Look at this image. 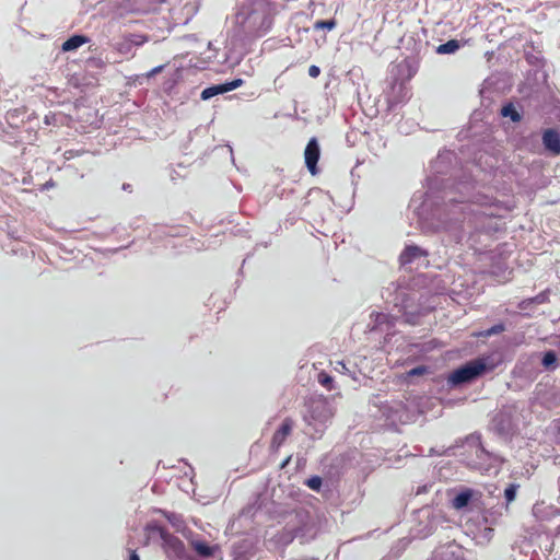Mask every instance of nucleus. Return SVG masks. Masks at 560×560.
Listing matches in <instances>:
<instances>
[{
    "label": "nucleus",
    "mask_w": 560,
    "mask_h": 560,
    "mask_svg": "<svg viewBox=\"0 0 560 560\" xmlns=\"http://www.w3.org/2000/svg\"><path fill=\"white\" fill-rule=\"evenodd\" d=\"M486 371V364L482 360H474L456 369L450 375L448 381L454 384H463L475 380Z\"/></svg>",
    "instance_id": "7ed1b4c3"
},
{
    "label": "nucleus",
    "mask_w": 560,
    "mask_h": 560,
    "mask_svg": "<svg viewBox=\"0 0 560 560\" xmlns=\"http://www.w3.org/2000/svg\"><path fill=\"white\" fill-rule=\"evenodd\" d=\"M192 547L196 550V552L201 557L213 556V548L205 541H194Z\"/></svg>",
    "instance_id": "f8f14e48"
},
{
    "label": "nucleus",
    "mask_w": 560,
    "mask_h": 560,
    "mask_svg": "<svg viewBox=\"0 0 560 560\" xmlns=\"http://www.w3.org/2000/svg\"><path fill=\"white\" fill-rule=\"evenodd\" d=\"M290 459H291V457L289 456L285 460H283L281 467L282 468L285 467L289 464Z\"/></svg>",
    "instance_id": "bb28decb"
},
{
    "label": "nucleus",
    "mask_w": 560,
    "mask_h": 560,
    "mask_svg": "<svg viewBox=\"0 0 560 560\" xmlns=\"http://www.w3.org/2000/svg\"><path fill=\"white\" fill-rule=\"evenodd\" d=\"M472 498V490L466 489L462 492H459L453 500H452V506L455 510H462L468 505Z\"/></svg>",
    "instance_id": "9d476101"
},
{
    "label": "nucleus",
    "mask_w": 560,
    "mask_h": 560,
    "mask_svg": "<svg viewBox=\"0 0 560 560\" xmlns=\"http://www.w3.org/2000/svg\"><path fill=\"white\" fill-rule=\"evenodd\" d=\"M145 532L149 538L159 536L162 540V547L168 558L182 559L185 556V545L175 535L171 534L165 527L156 524L149 523L145 526Z\"/></svg>",
    "instance_id": "f03ea898"
},
{
    "label": "nucleus",
    "mask_w": 560,
    "mask_h": 560,
    "mask_svg": "<svg viewBox=\"0 0 560 560\" xmlns=\"http://www.w3.org/2000/svg\"><path fill=\"white\" fill-rule=\"evenodd\" d=\"M332 377L328 375L325 372H320L318 374V383L324 386L326 389L331 390L332 389Z\"/></svg>",
    "instance_id": "6ab92c4d"
},
{
    "label": "nucleus",
    "mask_w": 560,
    "mask_h": 560,
    "mask_svg": "<svg viewBox=\"0 0 560 560\" xmlns=\"http://www.w3.org/2000/svg\"><path fill=\"white\" fill-rule=\"evenodd\" d=\"M322 478L318 477V476H313L311 478H308L306 481H305V485L314 490V491H319L320 490V487H322Z\"/></svg>",
    "instance_id": "412c9836"
},
{
    "label": "nucleus",
    "mask_w": 560,
    "mask_h": 560,
    "mask_svg": "<svg viewBox=\"0 0 560 560\" xmlns=\"http://www.w3.org/2000/svg\"><path fill=\"white\" fill-rule=\"evenodd\" d=\"M320 73V69L315 66V65H312L310 68H308V75L312 77V78H317Z\"/></svg>",
    "instance_id": "b1692460"
},
{
    "label": "nucleus",
    "mask_w": 560,
    "mask_h": 560,
    "mask_svg": "<svg viewBox=\"0 0 560 560\" xmlns=\"http://www.w3.org/2000/svg\"><path fill=\"white\" fill-rule=\"evenodd\" d=\"M427 252L417 245L407 246L400 254L399 260L401 265H407L413 261L416 258L427 256Z\"/></svg>",
    "instance_id": "6e6552de"
},
{
    "label": "nucleus",
    "mask_w": 560,
    "mask_h": 560,
    "mask_svg": "<svg viewBox=\"0 0 560 560\" xmlns=\"http://www.w3.org/2000/svg\"><path fill=\"white\" fill-rule=\"evenodd\" d=\"M131 48L133 46H141L148 42V37L142 34H127Z\"/></svg>",
    "instance_id": "a211bd4d"
},
{
    "label": "nucleus",
    "mask_w": 560,
    "mask_h": 560,
    "mask_svg": "<svg viewBox=\"0 0 560 560\" xmlns=\"http://www.w3.org/2000/svg\"><path fill=\"white\" fill-rule=\"evenodd\" d=\"M429 372L425 365H419L407 372L408 377L422 376Z\"/></svg>",
    "instance_id": "5701e85b"
},
{
    "label": "nucleus",
    "mask_w": 560,
    "mask_h": 560,
    "mask_svg": "<svg viewBox=\"0 0 560 560\" xmlns=\"http://www.w3.org/2000/svg\"><path fill=\"white\" fill-rule=\"evenodd\" d=\"M320 150L316 138L310 139L304 151V159L307 170L312 175L318 173L317 162L319 160Z\"/></svg>",
    "instance_id": "39448f33"
},
{
    "label": "nucleus",
    "mask_w": 560,
    "mask_h": 560,
    "mask_svg": "<svg viewBox=\"0 0 560 560\" xmlns=\"http://www.w3.org/2000/svg\"><path fill=\"white\" fill-rule=\"evenodd\" d=\"M276 8L269 0H248L236 13V24L246 34L264 36L272 27Z\"/></svg>",
    "instance_id": "f257e3e1"
},
{
    "label": "nucleus",
    "mask_w": 560,
    "mask_h": 560,
    "mask_svg": "<svg viewBox=\"0 0 560 560\" xmlns=\"http://www.w3.org/2000/svg\"><path fill=\"white\" fill-rule=\"evenodd\" d=\"M542 144L552 155H560V132L548 128L542 132Z\"/></svg>",
    "instance_id": "0eeeda50"
},
{
    "label": "nucleus",
    "mask_w": 560,
    "mask_h": 560,
    "mask_svg": "<svg viewBox=\"0 0 560 560\" xmlns=\"http://www.w3.org/2000/svg\"><path fill=\"white\" fill-rule=\"evenodd\" d=\"M503 117H510L512 121L518 122L522 117L512 104L504 105L501 109Z\"/></svg>",
    "instance_id": "4468645a"
},
{
    "label": "nucleus",
    "mask_w": 560,
    "mask_h": 560,
    "mask_svg": "<svg viewBox=\"0 0 560 560\" xmlns=\"http://www.w3.org/2000/svg\"><path fill=\"white\" fill-rule=\"evenodd\" d=\"M459 49V42L457 39H450L448 42L441 44L436 48V52L441 55L454 54Z\"/></svg>",
    "instance_id": "9b49d317"
},
{
    "label": "nucleus",
    "mask_w": 560,
    "mask_h": 560,
    "mask_svg": "<svg viewBox=\"0 0 560 560\" xmlns=\"http://www.w3.org/2000/svg\"><path fill=\"white\" fill-rule=\"evenodd\" d=\"M504 330H505L504 324H497V325L492 326L491 328H489L488 330H486L485 332H482L481 335L485 337H490L492 335L501 334Z\"/></svg>",
    "instance_id": "4be33fe9"
},
{
    "label": "nucleus",
    "mask_w": 560,
    "mask_h": 560,
    "mask_svg": "<svg viewBox=\"0 0 560 560\" xmlns=\"http://www.w3.org/2000/svg\"><path fill=\"white\" fill-rule=\"evenodd\" d=\"M548 506L545 505V502H537L533 506V515L538 521H544L548 517L547 514L544 513V510H546Z\"/></svg>",
    "instance_id": "f3484780"
},
{
    "label": "nucleus",
    "mask_w": 560,
    "mask_h": 560,
    "mask_svg": "<svg viewBox=\"0 0 560 560\" xmlns=\"http://www.w3.org/2000/svg\"><path fill=\"white\" fill-rule=\"evenodd\" d=\"M242 84H243V80L242 79H235V80H233L231 82H226V83H223V84H218V85H212V86L206 88L201 92V98L203 101L209 100V98H211V97H213L215 95L233 91V90L240 88Z\"/></svg>",
    "instance_id": "423d86ee"
},
{
    "label": "nucleus",
    "mask_w": 560,
    "mask_h": 560,
    "mask_svg": "<svg viewBox=\"0 0 560 560\" xmlns=\"http://www.w3.org/2000/svg\"><path fill=\"white\" fill-rule=\"evenodd\" d=\"M294 421L285 418L280 428L273 433L270 442V451L277 453L285 442L287 438L292 433Z\"/></svg>",
    "instance_id": "20e7f679"
},
{
    "label": "nucleus",
    "mask_w": 560,
    "mask_h": 560,
    "mask_svg": "<svg viewBox=\"0 0 560 560\" xmlns=\"http://www.w3.org/2000/svg\"><path fill=\"white\" fill-rule=\"evenodd\" d=\"M129 560H140V557L138 556L136 550H130Z\"/></svg>",
    "instance_id": "a878e982"
},
{
    "label": "nucleus",
    "mask_w": 560,
    "mask_h": 560,
    "mask_svg": "<svg viewBox=\"0 0 560 560\" xmlns=\"http://www.w3.org/2000/svg\"><path fill=\"white\" fill-rule=\"evenodd\" d=\"M541 364L546 370L553 371L557 368V355L553 351H547L542 359Z\"/></svg>",
    "instance_id": "ddd939ff"
},
{
    "label": "nucleus",
    "mask_w": 560,
    "mask_h": 560,
    "mask_svg": "<svg viewBox=\"0 0 560 560\" xmlns=\"http://www.w3.org/2000/svg\"><path fill=\"white\" fill-rule=\"evenodd\" d=\"M520 488L516 483H510L504 490V498L506 500V504L512 503L516 498L517 489Z\"/></svg>",
    "instance_id": "dca6fc26"
},
{
    "label": "nucleus",
    "mask_w": 560,
    "mask_h": 560,
    "mask_svg": "<svg viewBox=\"0 0 560 560\" xmlns=\"http://www.w3.org/2000/svg\"><path fill=\"white\" fill-rule=\"evenodd\" d=\"M90 42V38L84 35H73L63 42L61 49L62 51H72L81 47L82 45Z\"/></svg>",
    "instance_id": "1a4fd4ad"
},
{
    "label": "nucleus",
    "mask_w": 560,
    "mask_h": 560,
    "mask_svg": "<svg viewBox=\"0 0 560 560\" xmlns=\"http://www.w3.org/2000/svg\"><path fill=\"white\" fill-rule=\"evenodd\" d=\"M336 26V21L332 19V20H319V21H316L315 24H314V28L315 30H332L334 27Z\"/></svg>",
    "instance_id": "aec40b11"
},
{
    "label": "nucleus",
    "mask_w": 560,
    "mask_h": 560,
    "mask_svg": "<svg viewBox=\"0 0 560 560\" xmlns=\"http://www.w3.org/2000/svg\"><path fill=\"white\" fill-rule=\"evenodd\" d=\"M164 67H165L164 65H161V66H158V67H155V68L151 69V70L148 72L147 77H148V78H151V77L156 75L158 73H160V72H162V71H163Z\"/></svg>",
    "instance_id": "393cba45"
},
{
    "label": "nucleus",
    "mask_w": 560,
    "mask_h": 560,
    "mask_svg": "<svg viewBox=\"0 0 560 560\" xmlns=\"http://www.w3.org/2000/svg\"><path fill=\"white\" fill-rule=\"evenodd\" d=\"M114 48L122 55L129 54L132 49L127 35H124L117 43H115Z\"/></svg>",
    "instance_id": "2eb2a0df"
}]
</instances>
